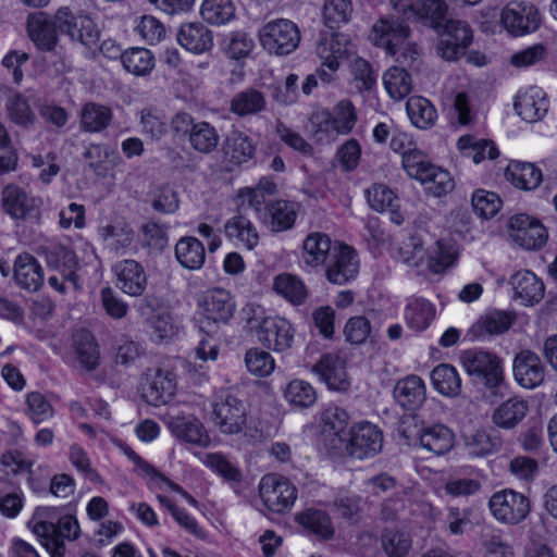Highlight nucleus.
Masks as SVG:
<instances>
[{"mask_svg": "<svg viewBox=\"0 0 557 557\" xmlns=\"http://www.w3.org/2000/svg\"><path fill=\"white\" fill-rule=\"evenodd\" d=\"M14 278L20 287L36 292L44 283V271L34 256L23 252L14 260Z\"/></svg>", "mask_w": 557, "mask_h": 557, "instance_id": "30", "label": "nucleus"}, {"mask_svg": "<svg viewBox=\"0 0 557 557\" xmlns=\"http://www.w3.org/2000/svg\"><path fill=\"white\" fill-rule=\"evenodd\" d=\"M247 419L246 405L228 393L220 394L213 403V422L224 434H238Z\"/></svg>", "mask_w": 557, "mask_h": 557, "instance_id": "11", "label": "nucleus"}, {"mask_svg": "<svg viewBox=\"0 0 557 557\" xmlns=\"http://www.w3.org/2000/svg\"><path fill=\"white\" fill-rule=\"evenodd\" d=\"M422 448L434 454L444 455L454 446V433L444 424L425 426L418 432Z\"/></svg>", "mask_w": 557, "mask_h": 557, "instance_id": "33", "label": "nucleus"}, {"mask_svg": "<svg viewBox=\"0 0 557 557\" xmlns=\"http://www.w3.org/2000/svg\"><path fill=\"white\" fill-rule=\"evenodd\" d=\"M112 270L115 276V285L124 294L139 297L145 293L148 275L138 261L125 259L116 262Z\"/></svg>", "mask_w": 557, "mask_h": 557, "instance_id": "17", "label": "nucleus"}, {"mask_svg": "<svg viewBox=\"0 0 557 557\" xmlns=\"http://www.w3.org/2000/svg\"><path fill=\"white\" fill-rule=\"evenodd\" d=\"M348 435L345 448L351 457L371 458L382 450L383 433L377 425L371 422L362 421L354 424Z\"/></svg>", "mask_w": 557, "mask_h": 557, "instance_id": "13", "label": "nucleus"}, {"mask_svg": "<svg viewBox=\"0 0 557 557\" xmlns=\"http://www.w3.org/2000/svg\"><path fill=\"white\" fill-rule=\"evenodd\" d=\"M223 45L227 57L234 60L248 57L255 47L253 39L244 32L231 33L223 40Z\"/></svg>", "mask_w": 557, "mask_h": 557, "instance_id": "64", "label": "nucleus"}, {"mask_svg": "<svg viewBox=\"0 0 557 557\" xmlns=\"http://www.w3.org/2000/svg\"><path fill=\"white\" fill-rule=\"evenodd\" d=\"M296 521L304 529L322 540H329L334 534L331 518L322 510L307 509L296 516Z\"/></svg>", "mask_w": 557, "mask_h": 557, "instance_id": "47", "label": "nucleus"}, {"mask_svg": "<svg viewBox=\"0 0 557 557\" xmlns=\"http://www.w3.org/2000/svg\"><path fill=\"white\" fill-rule=\"evenodd\" d=\"M188 140L194 150L210 153L218 147L220 136L209 122L199 121L191 128Z\"/></svg>", "mask_w": 557, "mask_h": 557, "instance_id": "56", "label": "nucleus"}, {"mask_svg": "<svg viewBox=\"0 0 557 557\" xmlns=\"http://www.w3.org/2000/svg\"><path fill=\"white\" fill-rule=\"evenodd\" d=\"M26 414L35 424H40L54 414L52 405L39 392H30L26 395Z\"/></svg>", "mask_w": 557, "mask_h": 557, "instance_id": "61", "label": "nucleus"}, {"mask_svg": "<svg viewBox=\"0 0 557 557\" xmlns=\"http://www.w3.org/2000/svg\"><path fill=\"white\" fill-rule=\"evenodd\" d=\"M227 238L236 240L248 250L253 249L259 243V234L251 221L243 215H235L224 224Z\"/></svg>", "mask_w": 557, "mask_h": 557, "instance_id": "39", "label": "nucleus"}, {"mask_svg": "<svg viewBox=\"0 0 557 557\" xmlns=\"http://www.w3.org/2000/svg\"><path fill=\"white\" fill-rule=\"evenodd\" d=\"M506 178L517 188L532 190L542 182V171L533 163L511 161L505 172Z\"/></svg>", "mask_w": 557, "mask_h": 557, "instance_id": "37", "label": "nucleus"}, {"mask_svg": "<svg viewBox=\"0 0 557 557\" xmlns=\"http://www.w3.org/2000/svg\"><path fill=\"white\" fill-rule=\"evenodd\" d=\"M322 422L324 433L334 434L341 442L344 441L343 435L349 423V414L345 409L337 406L327 407L322 414Z\"/></svg>", "mask_w": 557, "mask_h": 557, "instance_id": "59", "label": "nucleus"}, {"mask_svg": "<svg viewBox=\"0 0 557 557\" xmlns=\"http://www.w3.org/2000/svg\"><path fill=\"white\" fill-rule=\"evenodd\" d=\"M512 371L517 383L528 389L541 385L545 376V367L541 358L529 349L516 355Z\"/></svg>", "mask_w": 557, "mask_h": 557, "instance_id": "21", "label": "nucleus"}, {"mask_svg": "<svg viewBox=\"0 0 557 557\" xmlns=\"http://www.w3.org/2000/svg\"><path fill=\"white\" fill-rule=\"evenodd\" d=\"M55 18L59 32L69 36L72 41L87 48L97 46L100 30L88 15L74 14L69 8L62 7L55 12Z\"/></svg>", "mask_w": 557, "mask_h": 557, "instance_id": "9", "label": "nucleus"}, {"mask_svg": "<svg viewBox=\"0 0 557 557\" xmlns=\"http://www.w3.org/2000/svg\"><path fill=\"white\" fill-rule=\"evenodd\" d=\"M488 507L497 521L506 524H517L529 515L530 500L522 493L513 490H503L491 496Z\"/></svg>", "mask_w": 557, "mask_h": 557, "instance_id": "10", "label": "nucleus"}, {"mask_svg": "<svg viewBox=\"0 0 557 557\" xmlns=\"http://www.w3.org/2000/svg\"><path fill=\"white\" fill-rule=\"evenodd\" d=\"M273 289L293 305H301L308 296L304 282L294 274L282 273L275 276Z\"/></svg>", "mask_w": 557, "mask_h": 557, "instance_id": "51", "label": "nucleus"}, {"mask_svg": "<svg viewBox=\"0 0 557 557\" xmlns=\"http://www.w3.org/2000/svg\"><path fill=\"white\" fill-rule=\"evenodd\" d=\"M141 132L151 139L159 140L168 133L165 113L154 107L144 108L139 112Z\"/></svg>", "mask_w": 557, "mask_h": 557, "instance_id": "57", "label": "nucleus"}, {"mask_svg": "<svg viewBox=\"0 0 557 557\" xmlns=\"http://www.w3.org/2000/svg\"><path fill=\"white\" fill-rule=\"evenodd\" d=\"M529 411L528 403L521 397H510L494 408L491 421L498 429L510 431L525 418Z\"/></svg>", "mask_w": 557, "mask_h": 557, "instance_id": "27", "label": "nucleus"}, {"mask_svg": "<svg viewBox=\"0 0 557 557\" xmlns=\"http://www.w3.org/2000/svg\"><path fill=\"white\" fill-rule=\"evenodd\" d=\"M411 246L412 253L408 255L407 251H401L404 262L409 267H419L425 258V267L433 274L444 273L455 265L458 258L456 246L447 239H437L428 247L425 253L422 245L414 239H412Z\"/></svg>", "mask_w": 557, "mask_h": 557, "instance_id": "4", "label": "nucleus"}, {"mask_svg": "<svg viewBox=\"0 0 557 557\" xmlns=\"http://www.w3.org/2000/svg\"><path fill=\"white\" fill-rule=\"evenodd\" d=\"M28 527L51 557H64V540L74 541L81 533L74 516L58 517L57 509L52 507L36 508Z\"/></svg>", "mask_w": 557, "mask_h": 557, "instance_id": "2", "label": "nucleus"}, {"mask_svg": "<svg viewBox=\"0 0 557 557\" xmlns=\"http://www.w3.org/2000/svg\"><path fill=\"white\" fill-rule=\"evenodd\" d=\"M436 32L440 35L436 51L446 61H457L465 55L473 39L470 25L461 20H446Z\"/></svg>", "mask_w": 557, "mask_h": 557, "instance_id": "7", "label": "nucleus"}, {"mask_svg": "<svg viewBox=\"0 0 557 557\" xmlns=\"http://www.w3.org/2000/svg\"><path fill=\"white\" fill-rule=\"evenodd\" d=\"M98 234L116 253H121L128 248L134 240V232L125 222L101 225Z\"/></svg>", "mask_w": 557, "mask_h": 557, "instance_id": "53", "label": "nucleus"}, {"mask_svg": "<svg viewBox=\"0 0 557 557\" xmlns=\"http://www.w3.org/2000/svg\"><path fill=\"white\" fill-rule=\"evenodd\" d=\"M256 152L252 139L242 131L233 129L228 133L223 145L224 159L232 165L248 162Z\"/></svg>", "mask_w": 557, "mask_h": 557, "instance_id": "31", "label": "nucleus"}, {"mask_svg": "<svg viewBox=\"0 0 557 557\" xmlns=\"http://www.w3.org/2000/svg\"><path fill=\"white\" fill-rule=\"evenodd\" d=\"M433 387L442 395L455 397L461 391V379L455 367L448 363L436 366L431 372Z\"/></svg>", "mask_w": 557, "mask_h": 557, "instance_id": "43", "label": "nucleus"}, {"mask_svg": "<svg viewBox=\"0 0 557 557\" xmlns=\"http://www.w3.org/2000/svg\"><path fill=\"white\" fill-rule=\"evenodd\" d=\"M335 242L321 232H312L302 242L301 260L306 268L317 269L324 265L333 250Z\"/></svg>", "mask_w": 557, "mask_h": 557, "instance_id": "26", "label": "nucleus"}, {"mask_svg": "<svg viewBox=\"0 0 557 557\" xmlns=\"http://www.w3.org/2000/svg\"><path fill=\"white\" fill-rule=\"evenodd\" d=\"M515 109L524 121L533 123L545 116L548 101L541 88L531 87L517 96Z\"/></svg>", "mask_w": 557, "mask_h": 557, "instance_id": "28", "label": "nucleus"}, {"mask_svg": "<svg viewBox=\"0 0 557 557\" xmlns=\"http://www.w3.org/2000/svg\"><path fill=\"white\" fill-rule=\"evenodd\" d=\"M76 357L87 371L95 370L99 364L98 345L90 332L82 330L74 335Z\"/></svg>", "mask_w": 557, "mask_h": 557, "instance_id": "52", "label": "nucleus"}, {"mask_svg": "<svg viewBox=\"0 0 557 557\" xmlns=\"http://www.w3.org/2000/svg\"><path fill=\"white\" fill-rule=\"evenodd\" d=\"M42 253L49 268L63 271V278L67 277L75 283L77 261L72 250L61 245H52L44 248Z\"/></svg>", "mask_w": 557, "mask_h": 557, "instance_id": "41", "label": "nucleus"}, {"mask_svg": "<svg viewBox=\"0 0 557 557\" xmlns=\"http://www.w3.org/2000/svg\"><path fill=\"white\" fill-rule=\"evenodd\" d=\"M352 53V44L349 37L342 33L323 35L317 45V54L322 65L336 73L339 62Z\"/></svg>", "mask_w": 557, "mask_h": 557, "instance_id": "20", "label": "nucleus"}, {"mask_svg": "<svg viewBox=\"0 0 557 557\" xmlns=\"http://www.w3.org/2000/svg\"><path fill=\"white\" fill-rule=\"evenodd\" d=\"M473 211L482 219H491L502 208L500 198L493 191L478 189L471 198Z\"/></svg>", "mask_w": 557, "mask_h": 557, "instance_id": "60", "label": "nucleus"}, {"mask_svg": "<svg viewBox=\"0 0 557 557\" xmlns=\"http://www.w3.org/2000/svg\"><path fill=\"white\" fill-rule=\"evenodd\" d=\"M460 361L466 372L487 388H498L504 383L503 361L496 354L483 349H468L460 355Z\"/></svg>", "mask_w": 557, "mask_h": 557, "instance_id": "5", "label": "nucleus"}, {"mask_svg": "<svg viewBox=\"0 0 557 557\" xmlns=\"http://www.w3.org/2000/svg\"><path fill=\"white\" fill-rule=\"evenodd\" d=\"M175 258L188 270H199L206 260L202 243L193 236L182 237L175 245Z\"/></svg>", "mask_w": 557, "mask_h": 557, "instance_id": "38", "label": "nucleus"}, {"mask_svg": "<svg viewBox=\"0 0 557 557\" xmlns=\"http://www.w3.org/2000/svg\"><path fill=\"white\" fill-rule=\"evenodd\" d=\"M299 209V203L294 201L283 199L271 201L265 206L260 220L271 232H286L294 227Z\"/></svg>", "mask_w": 557, "mask_h": 557, "instance_id": "24", "label": "nucleus"}, {"mask_svg": "<svg viewBox=\"0 0 557 557\" xmlns=\"http://www.w3.org/2000/svg\"><path fill=\"white\" fill-rule=\"evenodd\" d=\"M26 30L30 40L40 51L51 52L55 49L59 41L55 16L50 18L45 12L29 14Z\"/></svg>", "mask_w": 557, "mask_h": 557, "instance_id": "19", "label": "nucleus"}, {"mask_svg": "<svg viewBox=\"0 0 557 557\" xmlns=\"http://www.w3.org/2000/svg\"><path fill=\"white\" fill-rule=\"evenodd\" d=\"M352 13L350 0H326L324 20L329 28L334 29L349 21Z\"/></svg>", "mask_w": 557, "mask_h": 557, "instance_id": "63", "label": "nucleus"}, {"mask_svg": "<svg viewBox=\"0 0 557 557\" xmlns=\"http://www.w3.org/2000/svg\"><path fill=\"white\" fill-rule=\"evenodd\" d=\"M410 28L398 17L387 16L380 18L372 26L371 41L395 57L400 62H413L420 55L417 44L408 41Z\"/></svg>", "mask_w": 557, "mask_h": 557, "instance_id": "3", "label": "nucleus"}, {"mask_svg": "<svg viewBox=\"0 0 557 557\" xmlns=\"http://www.w3.org/2000/svg\"><path fill=\"white\" fill-rule=\"evenodd\" d=\"M200 14L208 24L221 26L236 17V7L232 0H203Z\"/></svg>", "mask_w": 557, "mask_h": 557, "instance_id": "46", "label": "nucleus"}, {"mask_svg": "<svg viewBox=\"0 0 557 557\" xmlns=\"http://www.w3.org/2000/svg\"><path fill=\"white\" fill-rule=\"evenodd\" d=\"M359 268L357 251L351 246L335 242L333 253L324 264L326 280L335 285L348 284L357 277Z\"/></svg>", "mask_w": 557, "mask_h": 557, "instance_id": "12", "label": "nucleus"}, {"mask_svg": "<svg viewBox=\"0 0 557 557\" xmlns=\"http://www.w3.org/2000/svg\"><path fill=\"white\" fill-rule=\"evenodd\" d=\"M123 67L135 76H146L154 69L156 60L146 48H131L121 54Z\"/></svg>", "mask_w": 557, "mask_h": 557, "instance_id": "48", "label": "nucleus"}, {"mask_svg": "<svg viewBox=\"0 0 557 557\" xmlns=\"http://www.w3.org/2000/svg\"><path fill=\"white\" fill-rule=\"evenodd\" d=\"M258 339L269 349L284 351L294 342L290 323L283 318H265L257 331Z\"/></svg>", "mask_w": 557, "mask_h": 557, "instance_id": "22", "label": "nucleus"}, {"mask_svg": "<svg viewBox=\"0 0 557 557\" xmlns=\"http://www.w3.org/2000/svg\"><path fill=\"white\" fill-rule=\"evenodd\" d=\"M312 370L331 389L345 391L349 386L346 361L338 352L322 355Z\"/></svg>", "mask_w": 557, "mask_h": 557, "instance_id": "23", "label": "nucleus"}, {"mask_svg": "<svg viewBox=\"0 0 557 557\" xmlns=\"http://www.w3.org/2000/svg\"><path fill=\"white\" fill-rule=\"evenodd\" d=\"M510 283L516 299H520L525 306L541 301L544 297L545 286L540 277L529 270H520L515 273Z\"/></svg>", "mask_w": 557, "mask_h": 557, "instance_id": "29", "label": "nucleus"}, {"mask_svg": "<svg viewBox=\"0 0 557 557\" xmlns=\"http://www.w3.org/2000/svg\"><path fill=\"white\" fill-rule=\"evenodd\" d=\"M391 148L403 157V168L406 173L436 197L450 193L455 182L449 172L432 164L428 157L416 147L412 136L406 132H394Z\"/></svg>", "mask_w": 557, "mask_h": 557, "instance_id": "1", "label": "nucleus"}, {"mask_svg": "<svg viewBox=\"0 0 557 557\" xmlns=\"http://www.w3.org/2000/svg\"><path fill=\"white\" fill-rule=\"evenodd\" d=\"M298 26L285 18L265 23L259 30L262 48L271 54L287 55L294 52L300 42Z\"/></svg>", "mask_w": 557, "mask_h": 557, "instance_id": "6", "label": "nucleus"}, {"mask_svg": "<svg viewBox=\"0 0 557 557\" xmlns=\"http://www.w3.org/2000/svg\"><path fill=\"white\" fill-rule=\"evenodd\" d=\"M384 87L394 100H401L407 97L412 89V78L403 67L392 66L383 75Z\"/></svg>", "mask_w": 557, "mask_h": 557, "instance_id": "55", "label": "nucleus"}, {"mask_svg": "<svg viewBox=\"0 0 557 557\" xmlns=\"http://www.w3.org/2000/svg\"><path fill=\"white\" fill-rule=\"evenodd\" d=\"M407 114L411 123L421 129H426L434 125L437 112L434 106L420 96L410 97L406 103Z\"/></svg>", "mask_w": 557, "mask_h": 557, "instance_id": "50", "label": "nucleus"}, {"mask_svg": "<svg viewBox=\"0 0 557 557\" xmlns=\"http://www.w3.org/2000/svg\"><path fill=\"white\" fill-rule=\"evenodd\" d=\"M412 18L438 30L445 21L447 4L444 0H414Z\"/></svg>", "mask_w": 557, "mask_h": 557, "instance_id": "44", "label": "nucleus"}, {"mask_svg": "<svg viewBox=\"0 0 557 557\" xmlns=\"http://www.w3.org/2000/svg\"><path fill=\"white\" fill-rule=\"evenodd\" d=\"M513 320V317L506 311L490 310L475 321L470 329V334L474 338L498 335L509 330Z\"/></svg>", "mask_w": 557, "mask_h": 557, "instance_id": "34", "label": "nucleus"}, {"mask_svg": "<svg viewBox=\"0 0 557 557\" xmlns=\"http://www.w3.org/2000/svg\"><path fill=\"white\" fill-rule=\"evenodd\" d=\"M502 23L512 35L519 36L536 30L541 15L534 4L528 1H510L502 11Z\"/></svg>", "mask_w": 557, "mask_h": 557, "instance_id": "15", "label": "nucleus"}, {"mask_svg": "<svg viewBox=\"0 0 557 557\" xmlns=\"http://www.w3.org/2000/svg\"><path fill=\"white\" fill-rule=\"evenodd\" d=\"M283 395L288 405L296 410L307 409L317 401L315 388L304 380L290 381Z\"/></svg>", "mask_w": 557, "mask_h": 557, "instance_id": "49", "label": "nucleus"}, {"mask_svg": "<svg viewBox=\"0 0 557 557\" xmlns=\"http://www.w3.org/2000/svg\"><path fill=\"white\" fill-rule=\"evenodd\" d=\"M434 314L435 310L432 304L422 298L410 300L405 309L407 325L417 332L425 330L433 320Z\"/></svg>", "mask_w": 557, "mask_h": 557, "instance_id": "54", "label": "nucleus"}, {"mask_svg": "<svg viewBox=\"0 0 557 557\" xmlns=\"http://www.w3.org/2000/svg\"><path fill=\"white\" fill-rule=\"evenodd\" d=\"M394 398L407 410L418 409L425 400L424 382L417 375L399 380L394 387Z\"/></svg>", "mask_w": 557, "mask_h": 557, "instance_id": "32", "label": "nucleus"}, {"mask_svg": "<svg viewBox=\"0 0 557 557\" xmlns=\"http://www.w3.org/2000/svg\"><path fill=\"white\" fill-rule=\"evenodd\" d=\"M41 200L29 196L16 185H8L2 190V207L14 219H27L35 215Z\"/></svg>", "mask_w": 557, "mask_h": 557, "instance_id": "25", "label": "nucleus"}, {"mask_svg": "<svg viewBox=\"0 0 557 557\" xmlns=\"http://www.w3.org/2000/svg\"><path fill=\"white\" fill-rule=\"evenodd\" d=\"M176 391V382L172 373L157 370L148 386L144 389L143 396L152 406L168 404Z\"/></svg>", "mask_w": 557, "mask_h": 557, "instance_id": "36", "label": "nucleus"}, {"mask_svg": "<svg viewBox=\"0 0 557 557\" xmlns=\"http://www.w3.org/2000/svg\"><path fill=\"white\" fill-rule=\"evenodd\" d=\"M411 544L410 536L405 532L387 530L382 535V547L388 557H406Z\"/></svg>", "mask_w": 557, "mask_h": 557, "instance_id": "62", "label": "nucleus"}, {"mask_svg": "<svg viewBox=\"0 0 557 557\" xmlns=\"http://www.w3.org/2000/svg\"><path fill=\"white\" fill-rule=\"evenodd\" d=\"M81 128L88 133H100L112 122V110L103 104L88 102L84 104L79 114Z\"/></svg>", "mask_w": 557, "mask_h": 557, "instance_id": "40", "label": "nucleus"}, {"mask_svg": "<svg viewBox=\"0 0 557 557\" xmlns=\"http://www.w3.org/2000/svg\"><path fill=\"white\" fill-rule=\"evenodd\" d=\"M259 495L269 510L285 513L293 508L297 499V488L283 476L267 474L259 483Z\"/></svg>", "mask_w": 557, "mask_h": 557, "instance_id": "8", "label": "nucleus"}, {"mask_svg": "<svg viewBox=\"0 0 557 557\" xmlns=\"http://www.w3.org/2000/svg\"><path fill=\"white\" fill-rule=\"evenodd\" d=\"M199 312L210 325L227 324L236 311L234 296L224 288L206 290L198 301Z\"/></svg>", "mask_w": 557, "mask_h": 557, "instance_id": "14", "label": "nucleus"}, {"mask_svg": "<svg viewBox=\"0 0 557 557\" xmlns=\"http://www.w3.org/2000/svg\"><path fill=\"white\" fill-rule=\"evenodd\" d=\"M502 440L486 430H476L465 436V447L469 455L485 457L497 453L502 448Z\"/></svg>", "mask_w": 557, "mask_h": 557, "instance_id": "45", "label": "nucleus"}, {"mask_svg": "<svg viewBox=\"0 0 557 557\" xmlns=\"http://www.w3.org/2000/svg\"><path fill=\"white\" fill-rule=\"evenodd\" d=\"M177 40L182 47L194 53H203L213 45L212 33L201 23H188L181 26Z\"/></svg>", "mask_w": 557, "mask_h": 557, "instance_id": "35", "label": "nucleus"}, {"mask_svg": "<svg viewBox=\"0 0 557 557\" xmlns=\"http://www.w3.org/2000/svg\"><path fill=\"white\" fill-rule=\"evenodd\" d=\"M164 423L177 440L193 445L205 446L209 437L203 424L193 414L178 412L166 414Z\"/></svg>", "mask_w": 557, "mask_h": 557, "instance_id": "18", "label": "nucleus"}, {"mask_svg": "<svg viewBox=\"0 0 557 557\" xmlns=\"http://www.w3.org/2000/svg\"><path fill=\"white\" fill-rule=\"evenodd\" d=\"M508 232L511 240L527 250L542 248L548 237L544 225L527 214L511 216L508 222Z\"/></svg>", "mask_w": 557, "mask_h": 557, "instance_id": "16", "label": "nucleus"}, {"mask_svg": "<svg viewBox=\"0 0 557 557\" xmlns=\"http://www.w3.org/2000/svg\"><path fill=\"white\" fill-rule=\"evenodd\" d=\"M265 106L267 100L263 92L256 88H247L232 98L230 110L238 116H247L262 112Z\"/></svg>", "mask_w": 557, "mask_h": 557, "instance_id": "42", "label": "nucleus"}, {"mask_svg": "<svg viewBox=\"0 0 557 557\" xmlns=\"http://www.w3.org/2000/svg\"><path fill=\"white\" fill-rule=\"evenodd\" d=\"M9 119L21 126L27 127L34 124L36 115L30 108L28 100L22 94L11 95L5 103Z\"/></svg>", "mask_w": 557, "mask_h": 557, "instance_id": "58", "label": "nucleus"}]
</instances>
